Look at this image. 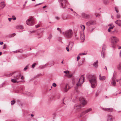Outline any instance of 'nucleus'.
<instances>
[{"instance_id":"54","label":"nucleus","mask_w":121,"mask_h":121,"mask_svg":"<svg viewBox=\"0 0 121 121\" xmlns=\"http://www.w3.org/2000/svg\"><path fill=\"white\" fill-rule=\"evenodd\" d=\"M46 7H47V6L46 5H45V6L43 7V9H44L45 8H46Z\"/></svg>"},{"instance_id":"23","label":"nucleus","mask_w":121,"mask_h":121,"mask_svg":"<svg viewBox=\"0 0 121 121\" xmlns=\"http://www.w3.org/2000/svg\"><path fill=\"white\" fill-rule=\"evenodd\" d=\"M16 27L17 29H22L23 28V26L22 25H19L16 26Z\"/></svg>"},{"instance_id":"21","label":"nucleus","mask_w":121,"mask_h":121,"mask_svg":"<svg viewBox=\"0 0 121 121\" xmlns=\"http://www.w3.org/2000/svg\"><path fill=\"white\" fill-rule=\"evenodd\" d=\"M102 51V57L104 58L105 57V51L104 50H103Z\"/></svg>"},{"instance_id":"16","label":"nucleus","mask_w":121,"mask_h":121,"mask_svg":"<svg viewBox=\"0 0 121 121\" xmlns=\"http://www.w3.org/2000/svg\"><path fill=\"white\" fill-rule=\"evenodd\" d=\"M99 78L100 80L101 81H104L105 79L106 78L105 76H103L101 77V74H100L99 75Z\"/></svg>"},{"instance_id":"59","label":"nucleus","mask_w":121,"mask_h":121,"mask_svg":"<svg viewBox=\"0 0 121 121\" xmlns=\"http://www.w3.org/2000/svg\"><path fill=\"white\" fill-rule=\"evenodd\" d=\"M6 46L5 45V44H4V47L3 48V49H4V48H5V46Z\"/></svg>"},{"instance_id":"28","label":"nucleus","mask_w":121,"mask_h":121,"mask_svg":"<svg viewBox=\"0 0 121 121\" xmlns=\"http://www.w3.org/2000/svg\"><path fill=\"white\" fill-rule=\"evenodd\" d=\"M73 43H69V45L68 46L70 47H71V48H72V46H73Z\"/></svg>"},{"instance_id":"62","label":"nucleus","mask_w":121,"mask_h":121,"mask_svg":"<svg viewBox=\"0 0 121 121\" xmlns=\"http://www.w3.org/2000/svg\"><path fill=\"white\" fill-rule=\"evenodd\" d=\"M2 54V52H0V56Z\"/></svg>"},{"instance_id":"36","label":"nucleus","mask_w":121,"mask_h":121,"mask_svg":"<svg viewBox=\"0 0 121 121\" xmlns=\"http://www.w3.org/2000/svg\"><path fill=\"white\" fill-rule=\"evenodd\" d=\"M28 65H27L26 67L24 68L23 70L25 71L28 67Z\"/></svg>"},{"instance_id":"40","label":"nucleus","mask_w":121,"mask_h":121,"mask_svg":"<svg viewBox=\"0 0 121 121\" xmlns=\"http://www.w3.org/2000/svg\"><path fill=\"white\" fill-rule=\"evenodd\" d=\"M55 19L57 20H59L60 19V17L58 16H56L55 17Z\"/></svg>"},{"instance_id":"37","label":"nucleus","mask_w":121,"mask_h":121,"mask_svg":"<svg viewBox=\"0 0 121 121\" xmlns=\"http://www.w3.org/2000/svg\"><path fill=\"white\" fill-rule=\"evenodd\" d=\"M112 84L113 86H115L116 84V82L115 81H113L112 82Z\"/></svg>"},{"instance_id":"13","label":"nucleus","mask_w":121,"mask_h":121,"mask_svg":"<svg viewBox=\"0 0 121 121\" xmlns=\"http://www.w3.org/2000/svg\"><path fill=\"white\" fill-rule=\"evenodd\" d=\"M108 26H110V27L109 28L108 30V32H110L111 31V30L113 29L114 27V26L113 24L111 23L109 24L108 25Z\"/></svg>"},{"instance_id":"64","label":"nucleus","mask_w":121,"mask_h":121,"mask_svg":"<svg viewBox=\"0 0 121 121\" xmlns=\"http://www.w3.org/2000/svg\"><path fill=\"white\" fill-rule=\"evenodd\" d=\"M70 9L72 11H73V10L72 9Z\"/></svg>"},{"instance_id":"14","label":"nucleus","mask_w":121,"mask_h":121,"mask_svg":"<svg viewBox=\"0 0 121 121\" xmlns=\"http://www.w3.org/2000/svg\"><path fill=\"white\" fill-rule=\"evenodd\" d=\"M80 39L82 42L85 40V36L84 33H82L80 34Z\"/></svg>"},{"instance_id":"6","label":"nucleus","mask_w":121,"mask_h":121,"mask_svg":"<svg viewBox=\"0 0 121 121\" xmlns=\"http://www.w3.org/2000/svg\"><path fill=\"white\" fill-rule=\"evenodd\" d=\"M58 1L60 4V7L63 8L65 7V3H68L67 0H58Z\"/></svg>"},{"instance_id":"52","label":"nucleus","mask_w":121,"mask_h":121,"mask_svg":"<svg viewBox=\"0 0 121 121\" xmlns=\"http://www.w3.org/2000/svg\"><path fill=\"white\" fill-rule=\"evenodd\" d=\"M63 72L64 73H65L66 74L67 73V71H64Z\"/></svg>"},{"instance_id":"61","label":"nucleus","mask_w":121,"mask_h":121,"mask_svg":"<svg viewBox=\"0 0 121 121\" xmlns=\"http://www.w3.org/2000/svg\"><path fill=\"white\" fill-rule=\"evenodd\" d=\"M99 14H97V15H96V17H97L98 16H99Z\"/></svg>"},{"instance_id":"33","label":"nucleus","mask_w":121,"mask_h":121,"mask_svg":"<svg viewBox=\"0 0 121 121\" xmlns=\"http://www.w3.org/2000/svg\"><path fill=\"white\" fill-rule=\"evenodd\" d=\"M115 10L116 12L117 13H118V12L119 11L118 10V8L117 7H115Z\"/></svg>"},{"instance_id":"5","label":"nucleus","mask_w":121,"mask_h":121,"mask_svg":"<svg viewBox=\"0 0 121 121\" xmlns=\"http://www.w3.org/2000/svg\"><path fill=\"white\" fill-rule=\"evenodd\" d=\"M84 77L83 75H82L80 78L79 81L76 84V86L78 87H80L81 85L84 81Z\"/></svg>"},{"instance_id":"53","label":"nucleus","mask_w":121,"mask_h":121,"mask_svg":"<svg viewBox=\"0 0 121 121\" xmlns=\"http://www.w3.org/2000/svg\"><path fill=\"white\" fill-rule=\"evenodd\" d=\"M3 44V42H0V44L1 45H2Z\"/></svg>"},{"instance_id":"56","label":"nucleus","mask_w":121,"mask_h":121,"mask_svg":"<svg viewBox=\"0 0 121 121\" xmlns=\"http://www.w3.org/2000/svg\"><path fill=\"white\" fill-rule=\"evenodd\" d=\"M42 4V3H39V4H38L37 5H35V6H36L40 4Z\"/></svg>"},{"instance_id":"11","label":"nucleus","mask_w":121,"mask_h":121,"mask_svg":"<svg viewBox=\"0 0 121 121\" xmlns=\"http://www.w3.org/2000/svg\"><path fill=\"white\" fill-rule=\"evenodd\" d=\"M102 109L104 111H106L108 112H112L113 111V109L111 108H103Z\"/></svg>"},{"instance_id":"22","label":"nucleus","mask_w":121,"mask_h":121,"mask_svg":"<svg viewBox=\"0 0 121 121\" xmlns=\"http://www.w3.org/2000/svg\"><path fill=\"white\" fill-rule=\"evenodd\" d=\"M14 52L15 53L20 52L22 53L23 52V51L22 49H19L17 50Z\"/></svg>"},{"instance_id":"18","label":"nucleus","mask_w":121,"mask_h":121,"mask_svg":"<svg viewBox=\"0 0 121 121\" xmlns=\"http://www.w3.org/2000/svg\"><path fill=\"white\" fill-rule=\"evenodd\" d=\"M81 106L79 104H76L74 106V108L75 109H78L81 108Z\"/></svg>"},{"instance_id":"20","label":"nucleus","mask_w":121,"mask_h":121,"mask_svg":"<svg viewBox=\"0 0 121 121\" xmlns=\"http://www.w3.org/2000/svg\"><path fill=\"white\" fill-rule=\"evenodd\" d=\"M5 6V5L4 2H2L0 3V9L3 8Z\"/></svg>"},{"instance_id":"30","label":"nucleus","mask_w":121,"mask_h":121,"mask_svg":"<svg viewBox=\"0 0 121 121\" xmlns=\"http://www.w3.org/2000/svg\"><path fill=\"white\" fill-rule=\"evenodd\" d=\"M106 48V46L105 45H103V46L102 49V50H104L105 51V50Z\"/></svg>"},{"instance_id":"3","label":"nucleus","mask_w":121,"mask_h":121,"mask_svg":"<svg viewBox=\"0 0 121 121\" xmlns=\"http://www.w3.org/2000/svg\"><path fill=\"white\" fill-rule=\"evenodd\" d=\"M63 34L65 37L68 38H71L73 35L72 30L71 29L66 30L65 32H63Z\"/></svg>"},{"instance_id":"24","label":"nucleus","mask_w":121,"mask_h":121,"mask_svg":"<svg viewBox=\"0 0 121 121\" xmlns=\"http://www.w3.org/2000/svg\"><path fill=\"white\" fill-rule=\"evenodd\" d=\"M80 27H81L82 29L83 30H84L85 28V26H84V25H80Z\"/></svg>"},{"instance_id":"27","label":"nucleus","mask_w":121,"mask_h":121,"mask_svg":"<svg viewBox=\"0 0 121 121\" xmlns=\"http://www.w3.org/2000/svg\"><path fill=\"white\" fill-rule=\"evenodd\" d=\"M24 94L27 96H30V93L28 92H26Z\"/></svg>"},{"instance_id":"49","label":"nucleus","mask_w":121,"mask_h":121,"mask_svg":"<svg viewBox=\"0 0 121 121\" xmlns=\"http://www.w3.org/2000/svg\"><path fill=\"white\" fill-rule=\"evenodd\" d=\"M66 49L67 50V51L68 52H69V50L68 48V47H67L66 48Z\"/></svg>"},{"instance_id":"26","label":"nucleus","mask_w":121,"mask_h":121,"mask_svg":"<svg viewBox=\"0 0 121 121\" xmlns=\"http://www.w3.org/2000/svg\"><path fill=\"white\" fill-rule=\"evenodd\" d=\"M16 35V34L15 33H13L9 35V37H14Z\"/></svg>"},{"instance_id":"50","label":"nucleus","mask_w":121,"mask_h":121,"mask_svg":"<svg viewBox=\"0 0 121 121\" xmlns=\"http://www.w3.org/2000/svg\"><path fill=\"white\" fill-rule=\"evenodd\" d=\"M13 19V18H9L8 20L9 22H10L11 20Z\"/></svg>"},{"instance_id":"57","label":"nucleus","mask_w":121,"mask_h":121,"mask_svg":"<svg viewBox=\"0 0 121 121\" xmlns=\"http://www.w3.org/2000/svg\"><path fill=\"white\" fill-rule=\"evenodd\" d=\"M121 49V46H119L118 47V49Z\"/></svg>"},{"instance_id":"44","label":"nucleus","mask_w":121,"mask_h":121,"mask_svg":"<svg viewBox=\"0 0 121 121\" xmlns=\"http://www.w3.org/2000/svg\"><path fill=\"white\" fill-rule=\"evenodd\" d=\"M57 30L59 31L60 33H61V30L60 28H58V27L57 28Z\"/></svg>"},{"instance_id":"43","label":"nucleus","mask_w":121,"mask_h":121,"mask_svg":"<svg viewBox=\"0 0 121 121\" xmlns=\"http://www.w3.org/2000/svg\"><path fill=\"white\" fill-rule=\"evenodd\" d=\"M112 47L114 49L116 48V46L114 44L112 45Z\"/></svg>"},{"instance_id":"12","label":"nucleus","mask_w":121,"mask_h":121,"mask_svg":"<svg viewBox=\"0 0 121 121\" xmlns=\"http://www.w3.org/2000/svg\"><path fill=\"white\" fill-rule=\"evenodd\" d=\"M114 119V117L112 115H108L107 121H112Z\"/></svg>"},{"instance_id":"31","label":"nucleus","mask_w":121,"mask_h":121,"mask_svg":"<svg viewBox=\"0 0 121 121\" xmlns=\"http://www.w3.org/2000/svg\"><path fill=\"white\" fill-rule=\"evenodd\" d=\"M116 17L118 19L120 18L121 16L119 14H117L116 16Z\"/></svg>"},{"instance_id":"25","label":"nucleus","mask_w":121,"mask_h":121,"mask_svg":"<svg viewBox=\"0 0 121 121\" xmlns=\"http://www.w3.org/2000/svg\"><path fill=\"white\" fill-rule=\"evenodd\" d=\"M52 37V35L51 34H50L49 35L48 37V39L49 40L51 39Z\"/></svg>"},{"instance_id":"32","label":"nucleus","mask_w":121,"mask_h":121,"mask_svg":"<svg viewBox=\"0 0 121 121\" xmlns=\"http://www.w3.org/2000/svg\"><path fill=\"white\" fill-rule=\"evenodd\" d=\"M67 86H68V85H66L65 88H64V90H65V92H67V91H68V90H66V89H67Z\"/></svg>"},{"instance_id":"4","label":"nucleus","mask_w":121,"mask_h":121,"mask_svg":"<svg viewBox=\"0 0 121 121\" xmlns=\"http://www.w3.org/2000/svg\"><path fill=\"white\" fill-rule=\"evenodd\" d=\"M26 24L28 26H31L34 24V20L32 17H30L26 22Z\"/></svg>"},{"instance_id":"7","label":"nucleus","mask_w":121,"mask_h":121,"mask_svg":"<svg viewBox=\"0 0 121 121\" xmlns=\"http://www.w3.org/2000/svg\"><path fill=\"white\" fill-rule=\"evenodd\" d=\"M111 41L112 43L115 44L119 41V39L115 36H113L111 37Z\"/></svg>"},{"instance_id":"55","label":"nucleus","mask_w":121,"mask_h":121,"mask_svg":"<svg viewBox=\"0 0 121 121\" xmlns=\"http://www.w3.org/2000/svg\"><path fill=\"white\" fill-rule=\"evenodd\" d=\"M13 20H16V17H14V18H13Z\"/></svg>"},{"instance_id":"19","label":"nucleus","mask_w":121,"mask_h":121,"mask_svg":"<svg viewBox=\"0 0 121 121\" xmlns=\"http://www.w3.org/2000/svg\"><path fill=\"white\" fill-rule=\"evenodd\" d=\"M82 15L83 17L86 18H88L90 17V16L89 15L84 13H82Z\"/></svg>"},{"instance_id":"9","label":"nucleus","mask_w":121,"mask_h":121,"mask_svg":"<svg viewBox=\"0 0 121 121\" xmlns=\"http://www.w3.org/2000/svg\"><path fill=\"white\" fill-rule=\"evenodd\" d=\"M80 102L83 105H85L87 104V101L83 98H80L79 99Z\"/></svg>"},{"instance_id":"15","label":"nucleus","mask_w":121,"mask_h":121,"mask_svg":"<svg viewBox=\"0 0 121 121\" xmlns=\"http://www.w3.org/2000/svg\"><path fill=\"white\" fill-rule=\"evenodd\" d=\"M98 61L97 60L93 63V66L95 68H96L98 67Z\"/></svg>"},{"instance_id":"51","label":"nucleus","mask_w":121,"mask_h":121,"mask_svg":"<svg viewBox=\"0 0 121 121\" xmlns=\"http://www.w3.org/2000/svg\"><path fill=\"white\" fill-rule=\"evenodd\" d=\"M119 56L120 57L121 56V50H120L119 53Z\"/></svg>"},{"instance_id":"34","label":"nucleus","mask_w":121,"mask_h":121,"mask_svg":"<svg viewBox=\"0 0 121 121\" xmlns=\"http://www.w3.org/2000/svg\"><path fill=\"white\" fill-rule=\"evenodd\" d=\"M66 76H67V77L68 78H71L72 76V74H67L66 75Z\"/></svg>"},{"instance_id":"39","label":"nucleus","mask_w":121,"mask_h":121,"mask_svg":"<svg viewBox=\"0 0 121 121\" xmlns=\"http://www.w3.org/2000/svg\"><path fill=\"white\" fill-rule=\"evenodd\" d=\"M11 104L12 105H13L15 103V101L14 100H12L11 101Z\"/></svg>"},{"instance_id":"58","label":"nucleus","mask_w":121,"mask_h":121,"mask_svg":"<svg viewBox=\"0 0 121 121\" xmlns=\"http://www.w3.org/2000/svg\"><path fill=\"white\" fill-rule=\"evenodd\" d=\"M69 71H67V74H69Z\"/></svg>"},{"instance_id":"10","label":"nucleus","mask_w":121,"mask_h":121,"mask_svg":"<svg viewBox=\"0 0 121 121\" xmlns=\"http://www.w3.org/2000/svg\"><path fill=\"white\" fill-rule=\"evenodd\" d=\"M95 22L94 21L90 20L86 23V25L89 26L91 25H94L95 24Z\"/></svg>"},{"instance_id":"2","label":"nucleus","mask_w":121,"mask_h":121,"mask_svg":"<svg viewBox=\"0 0 121 121\" xmlns=\"http://www.w3.org/2000/svg\"><path fill=\"white\" fill-rule=\"evenodd\" d=\"M89 81L91 84V87L94 88L97 85V82L96 77L94 75H91L89 77Z\"/></svg>"},{"instance_id":"45","label":"nucleus","mask_w":121,"mask_h":121,"mask_svg":"<svg viewBox=\"0 0 121 121\" xmlns=\"http://www.w3.org/2000/svg\"><path fill=\"white\" fill-rule=\"evenodd\" d=\"M118 70H120L121 69V66L120 65H119L118 66Z\"/></svg>"},{"instance_id":"17","label":"nucleus","mask_w":121,"mask_h":121,"mask_svg":"<svg viewBox=\"0 0 121 121\" xmlns=\"http://www.w3.org/2000/svg\"><path fill=\"white\" fill-rule=\"evenodd\" d=\"M115 23L118 25L119 26H121V20H118L115 22Z\"/></svg>"},{"instance_id":"60","label":"nucleus","mask_w":121,"mask_h":121,"mask_svg":"<svg viewBox=\"0 0 121 121\" xmlns=\"http://www.w3.org/2000/svg\"><path fill=\"white\" fill-rule=\"evenodd\" d=\"M62 19H63V20H66V18H64L62 17Z\"/></svg>"},{"instance_id":"38","label":"nucleus","mask_w":121,"mask_h":121,"mask_svg":"<svg viewBox=\"0 0 121 121\" xmlns=\"http://www.w3.org/2000/svg\"><path fill=\"white\" fill-rule=\"evenodd\" d=\"M36 63H35L34 64H32V67L33 68H34L35 67V65H36Z\"/></svg>"},{"instance_id":"42","label":"nucleus","mask_w":121,"mask_h":121,"mask_svg":"<svg viewBox=\"0 0 121 121\" xmlns=\"http://www.w3.org/2000/svg\"><path fill=\"white\" fill-rule=\"evenodd\" d=\"M52 85L54 87H56V84L55 83H53L52 84Z\"/></svg>"},{"instance_id":"1","label":"nucleus","mask_w":121,"mask_h":121,"mask_svg":"<svg viewBox=\"0 0 121 121\" xmlns=\"http://www.w3.org/2000/svg\"><path fill=\"white\" fill-rule=\"evenodd\" d=\"M13 75L14 76V78L12 79L11 82L13 83L17 82L18 83L21 82H22L20 80H23L24 78L23 76H21V74L17 72H14L9 74L10 76Z\"/></svg>"},{"instance_id":"47","label":"nucleus","mask_w":121,"mask_h":121,"mask_svg":"<svg viewBox=\"0 0 121 121\" xmlns=\"http://www.w3.org/2000/svg\"><path fill=\"white\" fill-rule=\"evenodd\" d=\"M94 29V28H92L91 29L89 30V31L91 32L93 31Z\"/></svg>"},{"instance_id":"46","label":"nucleus","mask_w":121,"mask_h":121,"mask_svg":"<svg viewBox=\"0 0 121 121\" xmlns=\"http://www.w3.org/2000/svg\"><path fill=\"white\" fill-rule=\"evenodd\" d=\"M77 61H78L80 59V57L79 56H78L77 57Z\"/></svg>"},{"instance_id":"35","label":"nucleus","mask_w":121,"mask_h":121,"mask_svg":"<svg viewBox=\"0 0 121 121\" xmlns=\"http://www.w3.org/2000/svg\"><path fill=\"white\" fill-rule=\"evenodd\" d=\"M116 81L117 82H118L119 81L120 85L121 86V78L119 80H118L117 79Z\"/></svg>"},{"instance_id":"41","label":"nucleus","mask_w":121,"mask_h":121,"mask_svg":"<svg viewBox=\"0 0 121 121\" xmlns=\"http://www.w3.org/2000/svg\"><path fill=\"white\" fill-rule=\"evenodd\" d=\"M79 55H84L86 54V53H80L79 54Z\"/></svg>"},{"instance_id":"8","label":"nucleus","mask_w":121,"mask_h":121,"mask_svg":"<svg viewBox=\"0 0 121 121\" xmlns=\"http://www.w3.org/2000/svg\"><path fill=\"white\" fill-rule=\"evenodd\" d=\"M92 109L91 108H90L86 110H85L81 113L80 116L82 117L87 113L91 111Z\"/></svg>"},{"instance_id":"29","label":"nucleus","mask_w":121,"mask_h":121,"mask_svg":"<svg viewBox=\"0 0 121 121\" xmlns=\"http://www.w3.org/2000/svg\"><path fill=\"white\" fill-rule=\"evenodd\" d=\"M118 30H115L114 31H113L112 32V33H118Z\"/></svg>"},{"instance_id":"48","label":"nucleus","mask_w":121,"mask_h":121,"mask_svg":"<svg viewBox=\"0 0 121 121\" xmlns=\"http://www.w3.org/2000/svg\"><path fill=\"white\" fill-rule=\"evenodd\" d=\"M40 26L39 25H35V26L36 28H37L39 27Z\"/></svg>"},{"instance_id":"63","label":"nucleus","mask_w":121,"mask_h":121,"mask_svg":"<svg viewBox=\"0 0 121 121\" xmlns=\"http://www.w3.org/2000/svg\"><path fill=\"white\" fill-rule=\"evenodd\" d=\"M31 116L32 117H33L34 116V115L33 114H31Z\"/></svg>"}]
</instances>
